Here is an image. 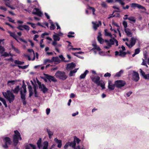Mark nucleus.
Listing matches in <instances>:
<instances>
[{"instance_id":"19","label":"nucleus","mask_w":149,"mask_h":149,"mask_svg":"<svg viewBox=\"0 0 149 149\" xmlns=\"http://www.w3.org/2000/svg\"><path fill=\"white\" fill-rule=\"evenodd\" d=\"M124 31L126 33L127 36L129 37H131L132 36V33L130 31V29H125Z\"/></svg>"},{"instance_id":"45","label":"nucleus","mask_w":149,"mask_h":149,"mask_svg":"<svg viewBox=\"0 0 149 149\" xmlns=\"http://www.w3.org/2000/svg\"><path fill=\"white\" fill-rule=\"evenodd\" d=\"M51 26H50V28L51 30H53L55 28V27L54 25L53 24V23L52 22H51Z\"/></svg>"},{"instance_id":"13","label":"nucleus","mask_w":149,"mask_h":149,"mask_svg":"<svg viewBox=\"0 0 149 149\" xmlns=\"http://www.w3.org/2000/svg\"><path fill=\"white\" fill-rule=\"evenodd\" d=\"M28 85V88L29 89V97H31L32 96L33 93V89L32 86L30 85L29 82H27Z\"/></svg>"},{"instance_id":"8","label":"nucleus","mask_w":149,"mask_h":149,"mask_svg":"<svg viewBox=\"0 0 149 149\" xmlns=\"http://www.w3.org/2000/svg\"><path fill=\"white\" fill-rule=\"evenodd\" d=\"M76 143L73 141L71 142H68L64 146L65 149H67L68 147L69 146L72 147L74 149H76Z\"/></svg>"},{"instance_id":"30","label":"nucleus","mask_w":149,"mask_h":149,"mask_svg":"<svg viewBox=\"0 0 149 149\" xmlns=\"http://www.w3.org/2000/svg\"><path fill=\"white\" fill-rule=\"evenodd\" d=\"M33 87L34 89V92L35 94V97H38V96L36 86H34Z\"/></svg>"},{"instance_id":"38","label":"nucleus","mask_w":149,"mask_h":149,"mask_svg":"<svg viewBox=\"0 0 149 149\" xmlns=\"http://www.w3.org/2000/svg\"><path fill=\"white\" fill-rule=\"evenodd\" d=\"M11 47L12 49H13L15 51L16 53H19L20 52L19 50L17 49L13 45H11Z\"/></svg>"},{"instance_id":"41","label":"nucleus","mask_w":149,"mask_h":149,"mask_svg":"<svg viewBox=\"0 0 149 149\" xmlns=\"http://www.w3.org/2000/svg\"><path fill=\"white\" fill-rule=\"evenodd\" d=\"M5 51V48L2 46H0V53L2 54Z\"/></svg>"},{"instance_id":"9","label":"nucleus","mask_w":149,"mask_h":149,"mask_svg":"<svg viewBox=\"0 0 149 149\" xmlns=\"http://www.w3.org/2000/svg\"><path fill=\"white\" fill-rule=\"evenodd\" d=\"M132 79L137 82L139 81V77L138 73L136 72L133 71L132 75Z\"/></svg>"},{"instance_id":"12","label":"nucleus","mask_w":149,"mask_h":149,"mask_svg":"<svg viewBox=\"0 0 149 149\" xmlns=\"http://www.w3.org/2000/svg\"><path fill=\"white\" fill-rule=\"evenodd\" d=\"M131 6L132 8H134L135 7H137L139 9H141L142 10H146V9L144 7L142 6L141 5L136 3H132L131 4Z\"/></svg>"},{"instance_id":"36","label":"nucleus","mask_w":149,"mask_h":149,"mask_svg":"<svg viewBox=\"0 0 149 149\" xmlns=\"http://www.w3.org/2000/svg\"><path fill=\"white\" fill-rule=\"evenodd\" d=\"M52 62L54 61L58 62L59 61V59L57 57H53L52 58Z\"/></svg>"},{"instance_id":"16","label":"nucleus","mask_w":149,"mask_h":149,"mask_svg":"<svg viewBox=\"0 0 149 149\" xmlns=\"http://www.w3.org/2000/svg\"><path fill=\"white\" fill-rule=\"evenodd\" d=\"M102 35L100 32H99L98 35L97 37L98 41L101 44H102L104 42V39L102 38Z\"/></svg>"},{"instance_id":"50","label":"nucleus","mask_w":149,"mask_h":149,"mask_svg":"<svg viewBox=\"0 0 149 149\" xmlns=\"http://www.w3.org/2000/svg\"><path fill=\"white\" fill-rule=\"evenodd\" d=\"M123 25L125 29H126V28L127 27V22L125 21H123Z\"/></svg>"},{"instance_id":"1","label":"nucleus","mask_w":149,"mask_h":149,"mask_svg":"<svg viewBox=\"0 0 149 149\" xmlns=\"http://www.w3.org/2000/svg\"><path fill=\"white\" fill-rule=\"evenodd\" d=\"M91 79L93 82L96 84L98 86H100L102 89L105 88V84L103 81L100 80V77L98 76L93 75L91 77Z\"/></svg>"},{"instance_id":"24","label":"nucleus","mask_w":149,"mask_h":149,"mask_svg":"<svg viewBox=\"0 0 149 149\" xmlns=\"http://www.w3.org/2000/svg\"><path fill=\"white\" fill-rule=\"evenodd\" d=\"M57 41H55L54 40V41L52 43V45L55 47V50L58 53L60 52V51L59 49L56 46V45H57V42H56Z\"/></svg>"},{"instance_id":"63","label":"nucleus","mask_w":149,"mask_h":149,"mask_svg":"<svg viewBox=\"0 0 149 149\" xmlns=\"http://www.w3.org/2000/svg\"><path fill=\"white\" fill-rule=\"evenodd\" d=\"M19 39L20 41L24 42L25 44H26L27 43V42L26 40H25L24 39H23L22 38H19Z\"/></svg>"},{"instance_id":"25","label":"nucleus","mask_w":149,"mask_h":149,"mask_svg":"<svg viewBox=\"0 0 149 149\" xmlns=\"http://www.w3.org/2000/svg\"><path fill=\"white\" fill-rule=\"evenodd\" d=\"M37 144L38 148L39 149H40L42 146V139L41 138H40L37 141Z\"/></svg>"},{"instance_id":"64","label":"nucleus","mask_w":149,"mask_h":149,"mask_svg":"<svg viewBox=\"0 0 149 149\" xmlns=\"http://www.w3.org/2000/svg\"><path fill=\"white\" fill-rule=\"evenodd\" d=\"M29 145L33 149H36V146L35 145L31 143L29 144Z\"/></svg>"},{"instance_id":"17","label":"nucleus","mask_w":149,"mask_h":149,"mask_svg":"<svg viewBox=\"0 0 149 149\" xmlns=\"http://www.w3.org/2000/svg\"><path fill=\"white\" fill-rule=\"evenodd\" d=\"M41 91H42L44 93H46L48 91V89L47 88L45 85L43 84H42L41 88H39Z\"/></svg>"},{"instance_id":"26","label":"nucleus","mask_w":149,"mask_h":149,"mask_svg":"<svg viewBox=\"0 0 149 149\" xmlns=\"http://www.w3.org/2000/svg\"><path fill=\"white\" fill-rule=\"evenodd\" d=\"M19 86H17L15 89L13 90V92L15 94H17L19 91L20 89Z\"/></svg>"},{"instance_id":"61","label":"nucleus","mask_w":149,"mask_h":149,"mask_svg":"<svg viewBox=\"0 0 149 149\" xmlns=\"http://www.w3.org/2000/svg\"><path fill=\"white\" fill-rule=\"evenodd\" d=\"M22 28H23V25H19L17 27V28L19 30L23 31V29Z\"/></svg>"},{"instance_id":"42","label":"nucleus","mask_w":149,"mask_h":149,"mask_svg":"<svg viewBox=\"0 0 149 149\" xmlns=\"http://www.w3.org/2000/svg\"><path fill=\"white\" fill-rule=\"evenodd\" d=\"M87 8L89 9L92 10L93 12V15H95V10L94 7H91L89 6Z\"/></svg>"},{"instance_id":"18","label":"nucleus","mask_w":149,"mask_h":149,"mask_svg":"<svg viewBox=\"0 0 149 149\" xmlns=\"http://www.w3.org/2000/svg\"><path fill=\"white\" fill-rule=\"evenodd\" d=\"M9 33L10 34V36L13 37L14 39H15L18 42H19L18 41L17 38V36L15 34V33L13 32H12L10 31L9 32Z\"/></svg>"},{"instance_id":"47","label":"nucleus","mask_w":149,"mask_h":149,"mask_svg":"<svg viewBox=\"0 0 149 149\" xmlns=\"http://www.w3.org/2000/svg\"><path fill=\"white\" fill-rule=\"evenodd\" d=\"M34 10H36V12H33V14L36 15H37V14L39 13V12H40V11L39 9L37 8H34Z\"/></svg>"},{"instance_id":"5","label":"nucleus","mask_w":149,"mask_h":149,"mask_svg":"<svg viewBox=\"0 0 149 149\" xmlns=\"http://www.w3.org/2000/svg\"><path fill=\"white\" fill-rule=\"evenodd\" d=\"M3 141L5 142V144L3 145V147L5 149H7L8 148V144L9 145H11L12 142L10 138L8 137H5L3 139Z\"/></svg>"},{"instance_id":"11","label":"nucleus","mask_w":149,"mask_h":149,"mask_svg":"<svg viewBox=\"0 0 149 149\" xmlns=\"http://www.w3.org/2000/svg\"><path fill=\"white\" fill-rule=\"evenodd\" d=\"M44 75L45 76V78L48 79L50 82H51L52 81L54 82H56L57 81V80L54 76L47 74H44Z\"/></svg>"},{"instance_id":"59","label":"nucleus","mask_w":149,"mask_h":149,"mask_svg":"<svg viewBox=\"0 0 149 149\" xmlns=\"http://www.w3.org/2000/svg\"><path fill=\"white\" fill-rule=\"evenodd\" d=\"M7 18L8 19V21L9 22H11L13 23H15V22H14V20H13L11 18L8 17H7Z\"/></svg>"},{"instance_id":"34","label":"nucleus","mask_w":149,"mask_h":149,"mask_svg":"<svg viewBox=\"0 0 149 149\" xmlns=\"http://www.w3.org/2000/svg\"><path fill=\"white\" fill-rule=\"evenodd\" d=\"M44 146L42 149H48V143L47 141H45L43 142Z\"/></svg>"},{"instance_id":"2","label":"nucleus","mask_w":149,"mask_h":149,"mask_svg":"<svg viewBox=\"0 0 149 149\" xmlns=\"http://www.w3.org/2000/svg\"><path fill=\"white\" fill-rule=\"evenodd\" d=\"M3 95L10 103H11L14 100L15 96L10 91L7 90L6 92H3Z\"/></svg>"},{"instance_id":"4","label":"nucleus","mask_w":149,"mask_h":149,"mask_svg":"<svg viewBox=\"0 0 149 149\" xmlns=\"http://www.w3.org/2000/svg\"><path fill=\"white\" fill-rule=\"evenodd\" d=\"M15 134L13 136V141L14 145L16 146L18 143L17 137L21 135L20 133L17 130L14 131Z\"/></svg>"},{"instance_id":"60","label":"nucleus","mask_w":149,"mask_h":149,"mask_svg":"<svg viewBox=\"0 0 149 149\" xmlns=\"http://www.w3.org/2000/svg\"><path fill=\"white\" fill-rule=\"evenodd\" d=\"M5 5L8 7H10V4L9 3V0H7L5 2Z\"/></svg>"},{"instance_id":"29","label":"nucleus","mask_w":149,"mask_h":149,"mask_svg":"<svg viewBox=\"0 0 149 149\" xmlns=\"http://www.w3.org/2000/svg\"><path fill=\"white\" fill-rule=\"evenodd\" d=\"M78 68H76L74 70H71L69 73V76L70 77H72L73 75L74 74L76 73L77 71Z\"/></svg>"},{"instance_id":"49","label":"nucleus","mask_w":149,"mask_h":149,"mask_svg":"<svg viewBox=\"0 0 149 149\" xmlns=\"http://www.w3.org/2000/svg\"><path fill=\"white\" fill-rule=\"evenodd\" d=\"M29 66V65H26L24 66H21L19 65H18V67L19 68H21L22 69H25L27 68Z\"/></svg>"},{"instance_id":"43","label":"nucleus","mask_w":149,"mask_h":149,"mask_svg":"<svg viewBox=\"0 0 149 149\" xmlns=\"http://www.w3.org/2000/svg\"><path fill=\"white\" fill-rule=\"evenodd\" d=\"M17 81V80H11L8 81L7 82V85L9 86V84L11 83L12 85L14 84L15 83V81Z\"/></svg>"},{"instance_id":"6","label":"nucleus","mask_w":149,"mask_h":149,"mask_svg":"<svg viewBox=\"0 0 149 149\" xmlns=\"http://www.w3.org/2000/svg\"><path fill=\"white\" fill-rule=\"evenodd\" d=\"M116 86L118 88H120L124 86L126 84L125 81L122 80L116 81H115Z\"/></svg>"},{"instance_id":"58","label":"nucleus","mask_w":149,"mask_h":149,"mask_svg":"<svg viewBox=\"0 0 149 149\" xmlns=\"http://www.w3.org/2000/svg\"><path fill=\"white\" fill-rule=\"evenodd\" d=\"M140 52V49L139 48H138L135 50L134 53L136 54H138Z\"/></svg>"},{"instance_id":"23","label":"nucleus","mask_w":149,"mask_h":149,"mask_svg":"<svg viewBox=\"0 0 149 149\" xmlns=\"http://www.w3.org/2000/svg\"><path fill=\"white\" fill-rule=\"evenodd\" d=\"M53 39L54 40L56 41H58L60 39V38L59 37V36L58 34L55 33V34L53 36Z\"/></svg>"},{"instance_id":"52","label":"nucleus","mask_w":149,"mask_h":149,"mask_svg":"<svg viewBox=\"0 0 149 149\" xmlns=\"http://www.w3.org/2000/svg\"><path fill=\"white\" fill-rule=\"evenodd\" d=\"M37 82L39 86V88H41V86H42V84H41V83L40 82L37 78Z\"/></svg>"},{"instance_id":"32","label":"nucleus","mask_w":149,"mask_h":149,"mask_svg":"<svg viewBox=\"0 0 149 149\" xmlns=\"http://www.w3.org/2000/svg\"><path fill=\"white\" fill-rule=\"evenodd\" d=\"M108 30L107 29L104 30V35L106 36H109L111 38H112V35L111 33H109L107 31Z\"/></svg>"},{"instance_id":"10","label":"nucleus","mask_w":149,"mask_h":149,"mask_svg":"<svg viewBox=\"0 0 149 149\" xmlns=\"http://www.w3.org/2000/svg\"><path fill=\"white\" fill-rule=\"evenodd\" d=\"M20 94L21 95V98L23 102L24 105H26V94L24 93L23 92L22 90L20 91Z\"/></svg>"},{"instance_id":"62","label":"nucleus","mask_w":149,"mask_h":149,"mask_svg":"<svg viewBox=\"0 0 149 149\" xmlns=\"http://www.w3.org/2000/svg\"><path fill=\"white\" fill-rule=\"evenodd\" d=\"M111 76V74L109 72H107L104 75V77H110Z\"/></svg>"},{"instance_id":"39","label":"nucleus","mask_w":149,"mask_h":149,"mask_svg":"<svg viewBox=\"0 0 149 149\" xmlns=\"http://www.w3.org/2000/svg\"><path fill=\"white\" fill-rule=\"evenodd\" d=\"M126 54V53L125 52H123V51L121 50L120 51L119 56H121L125 57Z\"/></svg>"},{"instance_id":"57","label":"nucleus","mask_w":149,"mask_h":149,"mask_svg":"<svg viewBox=\"0 0 149 149\" xmlns=\"http://www.w3.org/2000/svg\"><path fill=\"white\" fill-rule=\"evenodd\" d=\"M49 35V34L47 32H45L42 34L41 35V37L42 38H44L45 36L48 35Z\"/></svg>"},{"instance_id":"46","label":"nucleus","mask_w":149,"mask_h":149,"mask_svg":"<svg viewBox=\"0 0 149 149\" xmlns=\"http://www.w3.org/2000/svg\"><path fill=\"white\" fill-rule=\"evenodd\" d=\"M115 2H117L122 5H124L125 4V3L123 2L124 0H115Z\"/></svg>"},{"instance_id":"55","label":"nucleus","mask_w":149,"mask_h":149,"mask_svg":"<svg viewBox=\"0 0 149 149\" xmlns=\"http://www.w3.org/2000/svg\"><path fill=\"white\" fill-rule=\"evenodd\" d=\"M82 53H84V52L81 51H80L78 52L72 53V54H73L75 56H77V55H78V54H81Z\"/></svg>"},{"instance_id":"48","label":"nucleus","mask_w":149,"mask_h":149,"mask_svg":"<svg viewBox=\"0 0 149 149\" xmlns=\"http://www.w3.org/2000/svg\"><path fill=\"white\" fill-rule=\"evenodd\" d=\"M23 28L25 30H26L27 31H29L30 29L29 27L27 25H23Z\"/></svg>"},{"instance_id":"7","label":"nucleus","mask_w":149,"mask_h":149,"mask_svg":"<svg viewBox=\"0 0 149 149\" xmlns=\"http://www.w3.org/2000/svg\"><path fill=\"white\" fill-rule=\"evenodd\" d=\"M104 42L107 43V46H104V48L108 49H109L111 47V45H114L115 43L114 41L112 39H110L109 40H105Z\"/></svg>"},{"instance_id":"27","label":"nucleus","mask_w":149,"mask_h":149,"mask_svg":"<svg viewBox=\"0 0 149 149\" xmlns=\"http://www.w3.org/2000/svg\"><path fill=\"white\" fill-rule=\"evenodd\" d=\"M140 70L141 74L142 75L144 78L145 79H147V74H145V72H143L141 69H140Z\"/></svg>"},{"instance_id":"51","label":"nucleus","mask_w":149,"mask_h":149,"mask_svg":"<svg viewBox=\"0 0 149 149\" xmlns=\"http://www.w3.org/2000/svg\"><path fill=\"white\" fill-rule=\"evenodd\" d=\"M1 56L8 57L9 56V54L7 52H4L3 53L1 54Z\"/></svg>"},{"instance_id":"40","label":"nucleus","mask_w":149,"mask_h":149,"mask_svg":"<svg viewBox=\"0 0 149 149\" xmlns=\"http://www.w3.org/2000/svg\"><path fill=\"white\" fill-rule=\"evenodd\" d=\"M14 63L18 65H22L24 63V62H22L17 60H15L14 61Z\"/></svg>"},{"instance_id":"54","label":"nucleus","mask_w":149,"mask_h":149,"mask_svg":"<svg viewBox=\"0 0 149 149\" xmlns=\"http://www.w3.org/2000/svg\"><path fill=\"white\" fill-rule=\"evenodd\" d=\"M141 65L146 66L147 67H148L147 65L146 61L144 59H143V62H142Z\"/></svg>"},{"instance_id":"3","label":"nucleus","mask_w":149,"mask_h":149,"mask_svg":"<svg viewBox=\"0 0 149 149\" xmlns=\"http://www.w3.org/2000/svg\"><path fill=\"white\" fill-rule=\"evenodd\" d=\"M55 76L57 78L62 80H65L68 78V76L64 71L58 70L56 73Z\"/></svg>"},{"instance_id":"53","label":"nucleus","mask_w":149,"mask_h":149,"mask_svg":"<svg viewBox=\"0 0 149 149\" xmlns=\"http://www.w3.org/2000/svg\"><path fill=\"white\" fill-rule=\"evenodd\" d=\"M52 62V59L50 60L49 59H46L44 61V63L45 64H46L47 63H51Z\"/></svg>"},{"instance_id":"35","label":"nucleus","mask_w":149,"mask_h":149,"mask_svg":"<svg viewBox=\"0 0 149 149\" xmlns=\"http://www.w3.org/2000/svg\"><path fill=\"white\" fill-rule=\"evenodd\" d=\"M47 131L48 133L49 138L51 139V136L53 134V133L48 129H47Z\"/></svg>"},{"instance_id":"28","label":"nucleus","mask_w":149,"mask_h":149,"mask_svg":"<svg viewBox=\"0 0 149 149\" xmlns=\"http://www.w3.org/2000/svg\"><path fill=\"white\" fill-rule=\"evenodd\" d=\"M92 46L94 47V48H93L91 50H93L94 49H96L98 51H100L101 50L100 48L99 47H97L96 44H92Z\"/></svg>"},{"instance_id":"15","label":"nucleus","mask_w":149,"mask_h":149,"mask_svg":"<svg viewBox=\"0 0 149 149\" xmlns=\"http://www.w3.org/2000/svg\"><path fill=\"white\" fill-rule=\"evenodd\" d=\"M99 24H96V23L92 22V23L93 25V28L95 30H96L97 28L99 27L100 26L102 25L101 22L100 21H98Z\"/></svg>"},{"instance_id":"20","label":"nucleus","mask_w":149,"mask_h":149,"mask_svg":"<svg viewBox=\"0 0 149 149\" xmlns=\"http://www.w3.org/2000/svg\"><path fill=\"white\" fill-rule=\"evenodd\" d=\"M136 39L134 37H132L130 40V45H131V47H132L134 46L136 42Z\"/></svg>"},{"instance_id":"14","label":"nucleus","mask_w":149,"mask_h":149,"mask_svg":"<svg viewBox=\"0 0 149 149\" xmlns=\"http://www.w3.org/2000/svg\"><path fill=\"white\" fill-rule=\"evenodd\" d=\"M75 66V64L73 62H72L67 64L66 68V69L67 70H71L73 68H74Z\"/></svg>"},{"instance_id":"22","label":"nucleus","mask_w":149,"mask_h":149,"mask_svg":"<svg viewBox=\"0 0 149 149\" xmlns=\"http://www.w3.org/2000/svg\"><path fill=\"white\" fill-rule=\"evenodd\" d=\"M89 72L88 70H86L83 74H81L80 76V79H83L85 78L86 74Z\"/></svg>"},{"instance_id":"33","label":"nucleus","mask_w":149,"mask_h":149,"mask_svg":"<svg viewBox=\"0 0 149 149\" xmlns=\"http://www.w3.org/2000/svg\"><path fill=\"white\" fill-rule=\"evenodd\" d=\"M123 71L122 70H120L119 72L116 73V74L114 76V77H120L121 76L122 74L123 73Z\"/></svg>"},{"instance_id":"44","label":"nucleus","mask_w":149,"mask_h":149,"mask_svg":"<svg viewBox=\"0 0 149 149\" xmlns=\"http://www.w3.org/2000/svg\"><path fill=\"white\" fill-rule=\"evenodd\" d=\"M129 20L135 23L136 21V19L134 17H129Z\"/></svg>"},{"instance_id":"37","label":"nucleus","mask_w":149,"mask_h":149,"mask_svg":"<svg viewBox=\"0 0 149 149\" xmlns=\"http://www.w3.org/2000/svg\"><path fill=\"white\" fill-rule=\"evenodd\" d=\"M81 141V140L76 136L74 137V141L76 143H77V144H79Z\"/></svg>"},{"instance_id":"31","label":"nucleus","mask_w":149,"mask_h":149,"mask_svg":"<svg viewBox=\"0 0 149 149\" xmlns=\"http://www.w3.org/2000/svg\"><path fill=\"white\" fill-rule=\"evenodd\" d=\"M116 86V85L115 83L114 84L112 85H108V88L110 90H114L115 87Z\"/></svg>"},{"instance_id":"56","label":"nucleus","mask_w":149,"mask_h":149,"mask_svg":"<svg viewBox=\"0 0 149 149\" xmlns=\"http://www.w3.org/2000/svg\"><path fill=\"white\" fill-rule=\"evenodd\" d=\"M112 39L114 41V42H115L116 45V46H118V41L114 38H113Z\"/></svg>"},{"instance_id":"21","label":"nucleus","mask_w":149,"mask_h":149,"mask_svg":"<svg viewBox=\"0 0 149 149\" xmlns=\"http://www.w3.org/2000/svg\"><path fill=\"white\" fill-rule=\"evenodd\" d=\"M55 142L58 143L57 147L58 148H61V147L62 143L61 141V140H58L56 138L54 139Z\"/></svg>"}]
</instances>
